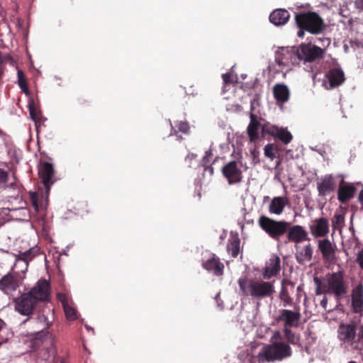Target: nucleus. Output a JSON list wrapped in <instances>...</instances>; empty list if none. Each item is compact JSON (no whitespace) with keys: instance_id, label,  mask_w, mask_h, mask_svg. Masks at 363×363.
Returning a JSON list of instances; mask_svg holds the SVG:
<instances>
[{"instance_id":"f257e3e1","label":"nucleus","mask_w":363,"mask_h":363,"mask_svg":"<svg viewBox=\"0 0 363 363\" xmlns=\"http://www.w3.org/2000/svg\"><path fill=\"white\" fill-rule=\"evenodd\" d=\"M34 321H38L41 325L39 330L30 335V347L37 352L38 359L45 363H65V360L57 355L54 337L47 329L50 324L47 321L44 315H40Z\"/></svg>"},{"instance_id":"f03ea898","label":"nucleus","mask_w":363,"mask_h":363,"mask_svg":"<svg viewBox=\"0 0 363 363\" xmlns=\"http://www.w3.org/2000/svg\"><path fill=\"white\" fill-rule=\"evenodd\" d=\"M274 281L254 279L247 277H240L238 284L243 296L257 300L269 298L275 293Z\"/></svg>"},{"instance_id":"7ed1b4c3","label":"nucleus","mask_w":363,"mask_h":363,"mask_svg":"<svg viewBox=\"0 0 363 363\" xmlns=\"http://www.w3.org/2000/svg\"><path fill=\"white\" fill-rule=\"evenodd\" d=\"M38 174L41 182L45 187V198L43 199L44 195H42L41 198L40 199L38 193L30 192V201L33 208L36 213L44 214L48 201V196L50 194V187L55 182V180L53 179L55 175V169L52 164L48 162L42 163L39 167Z\"/></svg>"},{"instance_id":"20e7f679","label":"nucleus","mask_w":363,"mask_h":363,"mask_svg":"<svg viewBox=\"0 0 363 363\" xmlns=\"http://www.w3.org/2000/svg\"><path fill=\"white\" fill-rule=\"evenodd\" d=\"M295 21L299 30L297 35L303 38L305 31L316 35L322 33L325 24L322 18L315 12H300L296 14Z\"/></svg>"},{"instance_id":"39448f33","label":"nucleus","mask_w":363,"mask_h":363,"mask_svg":"<svg viewBox=\"0 0 363 363\" xmlns=\"http://www.w3.org/2000/svg\"><path fill=\"white\" fill-rule=\"evenodd\" d=\"M299 63L303 62L306 67L304 69L313 73V78L317 75V66L311 64L320 60L324 57L325 50L311 43H301L298 47Z\"/></svg>"},{"instance_id":"423d86ee","label":"nucleus","mask_w":363,"mask_h":363,"mask_svg":"<svg viewBox=\"0 0 363 363\" xmlns=\"http://www.w3.org/2000/svg\"><path fill=\"white\" fill-rule=\"evenodd\" d=\"M292 351L291 347L283 342H274L262 347L257 355L259 363L281 360L290 357Z\"/></svg>"},{"instance_id":"0eeeda50","label":"nucleus","mask_w":363,"mask_h":363,"mask_svg":"<svg viewBox=\"0 0 363 363\" xmlns=\"http://www.w3.org/2000/svg\"><path fill=\"white\" fill-rule=\"evenodd\" d=\"M325 291L334 295L336 299L346 296L349 291V284L345 278L344 272L339 270L326 275Z\"/></svg>"},{"instance_id":"6e6552de","label":"nucleus","mask_w":363,"mask_h":363,"mask_svg":"<svg viewBox=\"0 0 363 363\" xmlns=\"http://www.w3.org/2000/svg\"><path fill=\"white\" fill-rule=\"evenodd\" d=\"M258 225L269 237L279 242L281 238L287 233L289 222L284 220H274L263 215L259 217Z\"/></svg>"},{"instance_id":"1a4fd4ad","label":"nucleus","mask_w":363,"mask_h":363,"mask_svg":"<svg viewBox=\"0 0 363 363\" xmlns=\"http://www.w3.org/2000/svg\"><path fill=\"white\" fill-rule=\"evenodd\" d=\"M37 298L31 293L26 292L13 299L14 308L21 315L30 316L38 304Z\"/></svg>"},{"instance_id":"9d476101","label":"nucleus","mask_w":363,"mask_h":363,"mask_svg":"<svg viewBox=\"0 0 363 363\" xmlns=\"http://www.w3.org/2000/svg\"><path fill=\"white\" fill-rule=\"evenodd\" d=\"M357 325L354 323H340L337 328V338L343 344L357 347Z\"/></svg>"},{"instance_id":"9b49d317","label":"nucleus","mask_w":363,"mask_h":363,"mask_svg":"<svg viewBox=\"0 0 363 363\" xmlns=\"http://www.w3.org/2000/svg\"><path fill=\"white\" fill-rule=\"evenodd\" d=\"M298 47L281 48L275 53V62L279 66L299 64Z\"/></svg>"},{"instance_id":"f8f14e48","label":"nucleus","mask_w":363,"mask_h":363,"mask_svg":"<svg viewBox=\"0 0 363 363\" xmlns=\"http://www.w3.org/2000/svg\"><path fill=\"white\" fill-rule=\"evenodd\" d=\"M301 314L299 306H295L294 310L280 309L276 318L278 323H283V328H298L300 324Z\"/></svg>"},{"instance_id":"ddd939ff","label":"nucleus","mask_w":363,"mask_h":363,"mask_svg":"<svg viewBox=\"0 0 363 363\" xmlns=\"http://www.w3.org/2000/svg\"><path fill=\"white\" fill-rule=\"evenodd\" d=\"M241 165L237 161H230L223 166L221 172L229 184L240 183L242 179Z\"/></svg>"},{"instance_id":"4468645a","label":"nucleus","mask_w":363,"mask_h":363,"mask_svg":"<svg viewBox=\"0 0 363 363\" xmlns=\"http://www.w3.org/2000/svg\"><path fill=\"white\" fill-rule=\"evenodd\" d=\"M285 235L284 243L294 242L297 244L310 240L308 233L303 226L299 225H291V223H289L287 233Z\"/></svg>"},{"instance_id":"2eb2a0df","label":"nucleus","mask_w":363,"mask_h":363,"mask_svg":"<svg viewBox=\"0 0 363 363\" xmlns=\"http://www.w3.org/2000/svg\"><path fill=\"white\" fill-rule=\"evenodd\" d=\"M262 132L263 134H268L283 142L284 144L289 143L293 138L291 133L286 129L278 128L277 126L267 124L262 126Z\"/></svg>"},{"instance_id":"dca6fc26","label":"nucleus","mask_w":363,"mask_h":363,"mask_svg":"<svg viewBox=\"0 0 363 363\" xmlns=\"http://www.w3.org/2000/svg\"><path fill=\"white\" fill-rule=\"evenodd\" d=\"M311 234L315 238L326 236L330 232V225L328 218L321 217L311 221L309 225Z\"/></svg>"},{"instance_id":"f3484780","label":"nucleus","mask_w":363,"mask_h":363,"mask_svg":"<svg viewBox=\"0 0 363 363\" xmlns=\"http://www.w3.org/2000/svg\"><path fill=\"white\" fill-rule=\"evenodd\" d=\"M29 292L38 302L48 301L50 296V283L45 279H40Z\"/></svg>"},{"instance_id":"a211bd4d","label":"nucleus","mask_w":363,"mask_h":363,"mask_svg":"<svg viewBox=\"0 0 363 363\" xmlns=\"http://www.w3.org/2000/svg\"><path fill=\"white\" fill-rule=\"evenodd\" d=\"M318 250L321 252L323 260L333 263L335 261L336 246L328 238L319 240L318 242Z\"/></svg>"},{"instance_id":"6ab92c4d","label":"nucleus","mask_w":363,"mask_h":363,"mask_svg":"<svg viewBox=\"0 0 363 363\" xmlns=\"http://www.w3.org/2000/svg\"><path fill=\"white\" fill-rule=\"evenodd\" d=\"M18 287V273L10 272L0 279V290L6 294L15 291Z\"/></svg>"},{"instance_id":"aec40b11","label":"nucleus","mask_w":363,"mask_h":363,"mask_svg":"<svg viewBox=\"0 0 363 363\" xmlns=\"http://www.w3.org/2000/svg\"><path fill=\"white\" fill-rule=\"evenodd\" d=\"M335 189L336 182L335 177L331 174L325 175L317 183L318 195L321 197H325L330 193L334 192Z\"/></svg>"},{"instance_id":"412c9836","label":"nucleus","mask_w":363,"mask_h":363,"mask_svg":"<svg viewBox=\"0 0 363 363\" xmlns=\"http://www.w3.org/2000/svg\"><path fill=\"white\" fill-rule=\"evenodd\" d=\"M356 190L352 184L345 182L344 178H342L337 189L338 201L343 204L347 203L354 196Z\"/></svg>"},{"instance_id":"4be33fe9","label":"nucleus","mask_w":363,"mask_h":363,"mask_svg":"<svg viewBox=\"0 0 363 363\" xmlns=\"http://www.w3.org/2000/svg\"><path fill=\"white\" fill-rule=\"evenodd\" d=\"M352 308L355 313L363 312V284L359 282L351 293Z\"/></svg>"},{"instance_id":"5701e85b","label":"nucleus","mask_w":363,"mask_h":363,"mask_svg":"<svg viewBox=\"0 0 363 363\" xmlns=\"http://www.w3.org/2000/svg\"><path fill=\"white\" fill-rule=\"evenodd\" d=\"M203 267L212 272L215 276L220 277L223 274L224 264L217 256L212 254L211 257L204 261L202 264Z\"/></svg>"},{"instance_id":"b1692460","label":"nucleus","mask_w":363,"mask_h":363,"mask_svg":"<svg viewBox=\"0 0 363 363\" xmlns=\"http://www.w3.org/2000/svg\"><path fill=\"white\" fill-rule=\"evenodd\" d=\"M280 258L277 255H273L266 263L262 273L263 277L266 279H269L276 276L280 271Z\"/></svg>"},{"instance_id":"393cba45","label":"nucleus","mask_w":363,"mask_h":363,"mask_svg":"<svg viewBox=\"0 0 363 363\" xmlns=\"http://www.w3.org/2000/svg\"><path fill=\"white\" fill-rule=\"evenodd\" d=\"M289 286L291 287V290L293 291L294 284L292 281L288 279H283L281 281V288L279 293V298L283 302V306L286 307L288 306H293V298L290 296Z\"/></svg>"},{"instance_id":"a878e982","label":"nucleus","mask_w":363,"mask_h":363,"mask_svg":"<svg viewBox=\"0 0 363 363\" xmlns=\"http://www.w3.org/2000/svg\"><path fill=\"white\" fill-rule=\"evenodd\" d=\"M331 89L339 86L345 80L343 71L340 68L330 69L326 74Z\"/></svg>"},{"instance_id":"bb28decb","label":"nucleus","mask_w":363,"mask_h":363,"mask_svg":"<svg viewBox=\"0 0 363 363\" xmlns=\"http://www.w3.org/2000/svg\"><path fill=\"white\" fill-rule=\"evenodd\" d=\"M290 18L289 11L286 9H278L273 11L269 15V21L275 26L286 24Z\"/></svg>"},{"instance_id":"cd10ccee","label":"nucleus","mask_w":363,"mask_h":363,"mask_svg":"<svg viewBox=\"0 0 363 363\" xmlns=\"http://www.w3.org/2000/svg\"><path fill=\"white\" fill-rule=\"evenodd\" d=\"M250 121L247 128V133L251 142H255L259 138V129L260 123L257 120V116L252 112L250 114Z\"/></svg>"},{"instance_id":"c85d7f7f","label":"nucleus","mask_w":363,"mask_h":363,"mask_svg":"<svg viewBox=\"0 0 363 363\" xmlns=\"http://www.w3.org/2000/svg\"><path fill=\"white\" fill-rule=\"evenodd\" d=\"M313 253V247L309 243L296 250L295 254L296 259L298 264L301 265L306 264L312 259Z\"/></svg>"},{"instance_id":"c756f323","label":"nucleus","mask_w":363,"mask_h":363,"mask_svg":"<svg viewBox=\"0 0 363 363\" xmlns=\"http://www.w3.org/2000/svg\"><path fill=\"white\" fill-rule=\"evenodd\" d=\"M273 95L278 102L285 103L289 101L290 91L284 84H276L273 87Z\"/></svg>"},{"instance_id":"7c9ffc66","label":"nucleus","mask_w":363,"mask_h":363,"mask_svg":"<svg viewBox=\"0 0 363 363\" xmlns=\"http://www.w3.org/2000/svg\"><path fill=\"white\" fill-rule=\"evenodd\" d=\"M288 203V199L282 196H277L272 199L269 211L271 213L280 215Z\"/></svg>"},{"instance_id":"2f4dec72","label":"nucleus","mask_w":363,"mask_h":363,"mask_svg":"<svg viewBox=\"0 0 363 363\" xmlns=\"http://www.w3.org/2000/svg\"><path fill=\"white\" fill-rule=\"evenodd\" d=\"M240 240L238 236L230 237L228 240L227 251L233 257H237L240 253Z\"/></svg>"},{"instance_id":"473e14b6","label":"nucleus","mask_w":363,"mask_h":363,"mask_svg":"<svg viewBox=\"0 0 363 363\" xmlns=\"http://www.w3.org/2000/svg\"><path fill=\"white\" fill-rule=\"evenodd\" d=\"M172 133L170 135H174L177 137L178 140H182V137L179 135V133L181 132L184 134H187L189 132V125L187 122L185 121H177L175 122V125L173 127L172 125Z\"/></svg>"},{"instance_id":"72a5a7b5","label":"nucleus","mask_w":363,"mask_h":363,"mask_svg":"<svg viewBox=\"0 0 363 363\" xmlns=\"http://www.w3.org/2000/svg\"><path fill=\"white\" fill-rule=\"evenodd\" d=\"M291 328H282V333H284L285 340L289 344L301 346L300 335L294 333Z\"/></svg>"},{"instance_id":"f704fd0d","label":"nucleus","mask_w":363,"mask_h":363,"mask_svg":"<svg viewBox=\"0 0 363 363\" xmlns=\"http://www.w3.org/2000/svg\"><path fill=\"white\" fill-rule=\"evenodd\" d=\"M38 249L32 247L23 252H20L16 256V260H22L26 263L32 260L38 253Z\"/></svg>"},{"instance_id":"c9c22d12","label":"nucleus","mask_w":363,"mask_h":363,"mask_svg":"<svg viewBox=\"0 0 363 363\" xmlns=\"http://www.w3.org/2000/svg\"><path fill=\"white\" fill-rule=\"evenodd\" d=\"M264 155L273 160L277 157V153L278 152V148L277 146H274L273 144H267L264 146Z\"/></svg>"},{"instance_id":"e433bc0d","label":"nucleus","mask_w":363,"mask_h":363,"mask_svg":"<svg viewBox=\"0 0 363 363\" xmlns=\"http://www.w3.org/2000/svg\"><path fill=\"white\" fill-rule=\"evenodd\" d=\"M17 74H18V85H19L20 88L24 93L28 94V84H27L26 79L23 72L22 70L18 69Z\"/></svg>"},{"instance_id":"4c0bfd02","label":"nucleus","mask_w":363,"mask_h":363,"mask_svg":"<svg viewBox=\"0 0 363 363\" xmlns=\"http://www.w3.org/2000/svg\"><path fill=\"white\" fill-rule=\"evenodd\" d=\"M28 109L30 118L35 121L38 122L40 120V112L37 110L33 101H30L28 104Z\"/></svg>"},{"instance_id":"58836bf2","label":"nucleus","mask_w":363,"mask_h":363,"mask_svg":"<svg viewBox=\"0 0 363 363\" xmlns=\"http://www.w3.org/2000/svg\"><path fill=\"white\" fill-rule=\"evenodd\" d=\"M66 317L70 320L77 319V311L69 305L63 307Z\"/></svg>"},{"instance_id":"ea45409f","label":"nucleus","mask_w":363,"mask_h":363,"mask_svg":"<svg viewBox=\"0 0 363 363\" xmlns=\"http://www.w3.org/2000/svg\"><path fill=\"white\" fill-rule=\"evenodd\" d=\"M314 281L316 284L315 294L317 296L321 295L323 294H328V292L325 291V284H322L320 280L318 277L314 278Z\"/></svg>"},{"instance_id":"a19ab883","label":"nucleus","mask_w":363,"mask_h":363,"mask_svg":"<svg viewBox=\"0 0 363 363\" xmlns=\"http://www.w3.org/2000/svg\"><path fill=\"white\" fill-rule=\"evenodd\" d=\"M212 155H212V152H211V150H208V151L206 152L205 155L203 156V157L202 158L201 162V165L203 167H205V166L209 164V163H210V159L209 158L211 157Z\"/></svg>"},{"instance_id":"79ce46f5","label":"nucleus","mask_w":363,"mask_h":363,"mask_svg":"<svg viewBox=\"0 0 363 363\" xmlns=\"http://www.w3.org/2000/svg\"><path fill=\"white\" fill-rule=\"evenodd\" d=\"M9 179L8 172L5 170L0 169V185L7 182Z\"/></svg>"},{"instance_id":"37998d69","label":"nucleus","mask_w":363,"mask_h":363,"mask_svg":"<svg viewBox=\"0 0 363 363\" xmlns=\"http://www.w3.org/2000/svg\"><path fill=\"white\" fill-rule=\"evenodd\" d=\"M57 298L62 303L63 307L69 305L68 297L65 294H62V293L57 294Z\"/></svg>"},{"instance_id":"c03bdc74","label":"nucleus","mask_w":363,"mask_h":363,"mask_svg":"<svg viewBox=\"0 0 363 363\" xmlns=\"http://www.w3.org/2000/svg\"><path fill=\"white\" fill-rule=\"evenodd\" d=\"M225 86L233 83L232 75L230 73H225L222 75Z\"/></svg>"},{"instance_id":"a18cd8bd","label":"nucleus","mask_w":363,"mask_h":363,"mask_svg":"<svg viewBox=\"0 0 363 363\" xmlns=\"http://www.w3.org/2000/svg\"><path fill=\"white\" fill-rule=\"evenodd\" d=\"M359 343L363 345V323L359 328L357 333V344Z\"/></svg>"},{"instance_id":"49530a36","label":"nucleus","mask_w":363,"mask_h":363,"mask_svg":"<svg viewBox=\"0 0 363 363\" xmlns=\"http://www.w3.org/2000/svg\"><path fill=\"white\" fill-rule=\"evenodd\" d=\"M343 220V217L340 214H335L332 220L333 225L334 228Z\"/></svg>"},{"instance_id":"de8ad7c7","label":"nucleus","mask_w":363,"mask_h":363,"mask_svg":"<svg viewBox=\"0 0 363 363\" xmlns=\"http://www.w3.org/2000/svg\"><path fill=\"white\" fill-rule=\"evenodd\" d=\"M356 261L359 267L363 270V250L358 252Z\"/></svg>"},{"instance_id":"09e8293b","label":"nucleus","mask_w":363,"mask_h":363,"mask_svg":"<svg viewBox=\"0 0 363 363\" xmlns=\"http://www.w3.org/2000/svg\"><path fill=\"white\" fill-rule=\"evenodd\" d=\"M272 339L275 340V342H282V336L279 331H275L273 334Z\"/></svg>"},{"instance_id":"8fccbe9b","label":"nucleus","mask_w":363,"mask_h":363,"mask_svg":"<svg viewBox=\"0 0 363 363\" xmlns=\"http://www.w3.org/2000/svg\"><path fill=\"white\" fill-rule=\"evenodd\" d=\"M327 304H328V298L325 296L323 298V299L320 301V306L323 308H326L327 307Z\"/></svg>"},{"instance_id":"3c124183","label":"nucleus","mask_w":363,"mask_h":363,"mask_svg":"<svg viewBox=\"0 0 363 363\" xmlns=\"http://www.w3.org/2000/svg\"><path fill=\"white\" fill-rule=\"evenodd\" d=\"M355 4L357 8L363 10V0H357Z\"/></svg>"},{"instance_id":"603ef678","label":"nucleus","mask_w":363,"mask_h":363,"mask_svg":"<svg viewBox=\"0 0 363 363\" xmlns=\"http://www.w3.org/2000/svg\"><path fill=\"white\" fill-rule=\"evenodd\" d=\"M203 167H204V170L205 171H208L211 174H213V168L211 165L208 164V165H206V166H205Z\"/></svg>"},{"instance_id":"864d4df0","label":"nucleus","mask_w":363,"mask_h":363,"mask_svg":"<svg viewBox=\"0 0 363 363\" xmlns=\"http://www.w3.org/2000/svg\"><path fill=\"white\" fill-rule=\"evenodd\" d=\"M358 201L363 204V190H361L359 196H358Z\"/></svg>"},{"instance_id":"5fc2aeb1","label":"nucleus","mask_w":363,"mask_h":363,"mask_svg":"<svg viewBox=\"0 0 363 363\" xmlns=\"http://www.w3.org/2000/svg\"><path fill=\"white\" fill-rule=\"evenodd\" d=\"M196 157V155L195 154H193V153H191V154H189L186 157V160L187 159H189V160H194L195 159Z\"/></svg>"},{"instance_id":"6e6d98bb","label":"nucleus","mask_w":363,"mask_h":363,"mask_svg":"<svg viewBox=\"0 0 363 363\" xmlns=\"http://www.w3.org/2000/svg\"><path fill=\"white\" fill-rule=\"evenodd\" d=\"M322 40H323V45H324L325 43H326V45H327V46H328V45H330V39H329V38H323Z\"/></svg>"},{"instance_id":"4d7b16f0","label":"nucleus","mask_w":363,"mask_h":363,"mask_svg":"<svg viewBox=\"0 0 363 363\" xmlns=\"http://www.w3.org/2000/svg\"><path fill=\"white\" fill-rule=\"evenodd\" d=\"M78 103L80 104V105H84V104L86 103V101L85 99H78Z\"/></svg>"},{"instance_id":"13d9d810","label":"nucleus","mask_w":363,"mask_h":363,"mask_svg":"<svg viewBox=\"0 0 363 363\" xmlns=\"http://www.w3.org/2000/svg\"><path fill=\"white\" fill-rule=\"evenodd\" d=\"M4 325V321L0 318V330L3 328V325Z\"/></svg>"},{"instance_id":"bf43d9fd","label":"nucleus","mask_w":363,"mask_h":363,"mask_svg":"<svg viewBox=\"0 0 363 363\" xmlns=\"http://www.w3.org/2000/svg\"><path fill=\"white\" fill-rule=\"evenodd\" d=\"M2 74H3V72L0 70V80L2 78Z\"/></svg>"},{"instance_id":"052dcab7","label":"nucleus","mask_w":363,"mask_h":363,"mask_svg":"<svg viewBox=\"0 0 363 363\" xmlns=\"http://www.w3.org/2000/svg\"><path fill=\"white\" fill-rule=\"evenodd\" d=\"M252 154L254 155V159H255V150H254L253 152H252Z\"/></svg>"},{"instance_id":"680f3d73","label":"nucleus","mask_w":363,"mask_h":363,"mask_svg":"<svg viewBox=\"0 0 363 363\" xmlns=\"http://www.w3.org/2000/svg\"><path fill=\"white\" fill-rule=\"evenodd\" d=\"M348 363H357V362H356L354 361H350Z\"/></svg>"},{"instance_id":"e2e57ef3","label":"nucleus","mask_w":363,"mask_h":363,"mask_svg":"<svg viewBox=\"0 0 363 363\" xmlns=\"http://www.w3.org/2000/svg\"><path fill=\"white\" fill-rule=\"evenodd\" d=\"M30 320V318H27V319L24 321V323H25V322H26L27 320Z\"/></svg>"},{"instance_id":"0e129e2a","label":"nucleus","mask_w":363,"mask_h":363,"mask_svg":"<svg viewBox=\"0 0 363 363\" xmlns=\"http://www.w3.org/2000/svg\"><path fill=\"white\" fill-rule=\"evenodd\" d=\"M252 109H253V106L252 105L251 106V110L252 111Z\"/></svg>"}]
</instances>
